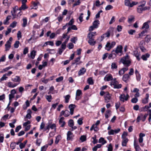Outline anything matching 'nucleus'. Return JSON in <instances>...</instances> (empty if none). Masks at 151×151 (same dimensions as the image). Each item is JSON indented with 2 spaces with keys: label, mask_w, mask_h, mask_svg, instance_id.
I'll list each match as a JSON object with an SVG mask.
<instances>
[{
  "label": "nucleus",
  "mask_w": 151,
  "mask_h": 151,
  "mask_svg": "<svg viewBox=\"0 0 151 151\" xmlns=\"http://www.w3.org/2000/svg\"><path fill=\"white\" fill-rule=\"evenodd\" d=\"M120 61L126 66L129 67L130 65L131 60L128 55H127L125 56L122 58Z\"/></svg>",
  "instance_id": "obj_1"
},
{
  "label": "nucleus",
  "mask_w": 151,
  "mask_h": 151,
  "mask_svg": "<svg viewBox=\"0 0 151 151\" xmlns=\"http://www.w3.org/2000/svg\"><path fill=\"white\" fill-rule=\"evenodd\" d=\"M110 85L114 86V88L119 89L121 88L122 85L121 84H119L118 82L116 81V78H114L113 79L111 82Z\"/></svg>",
  "instance_id": "obj_2"
},
{
  "label": "nucleus",
  "mask_w": 151,
  "mask_h": 151,
  "mask_svg": "<svg viewBox=\"0 0 151 151\" xmlns=\"http://www.w3.org/2000/svg\"><path fill=\"white\" fill-rule=\"evenodd\" d=\"M116 42L114 41H109L107 42L105 45V49L109 51L112 48L114 47L116 45Z\"/></svg>",
  "instance_id": "obj_3"
},
{
  "label": "nucleus",
  "mask_w": 151,
  "mask_h": 151,
  "mask_svg": "<svg viewBox=\"0 0 151 151\" xmlns=\"http://www.w3.org/2000/svg\"><path fill=\"white\" fill-rule=\"evenodd\" d=\"M131 0H125L124 4L125 6L129 7H132L133 6L137 5L138 4L137 2L132 1L131 2Z\"/></svg>",
  "instance_id": "obj_4"
},
{
  "label": "nucleus",
  "mask_w": 151,
  "mask_h": 151,
  "mask_svg": "<svg viewBox=\"0 0 151 151\" xmlns=\"http://www.w3.org/2000/svg\"><path fill=\"white\" fill-rule=\"evenodd\" d=\"M129 97V96L128 94H127V95H125L124 94L122 93L120 95L119 97V99L120 100L121 102H124L125 101H127Z\"/></svg>",
  "instance_id": "obj_5"
},
{
  "label": "nucleus",
  "mask_w": 151,
  "mask_h": 151,
  "mask_svg": "<svg viewBox=\"0 0 151 151\" xmlns=\"http://www.w3.org/2000/svg\"><path fill=\"white\" fill-rule=\"evenodd\" d=\"M67 140L68 141H73L74 139V135L71 131H68L67 134Z\"/></svg>",
  "instance_id": "obj_6"
},
{
  "label": "nucleus",
  "mask_w": 151,
  "mask_h": 151,
  "mask_svg": "<svg viewBox=\"0 0 151 151\" xmlns=\"http://www.w3.org/2000/svg\"><path fill=\"white\" fill-rule=\"evenodd\" d=\"M120 131V129L119 128H117L115 130L110 129L108 131V133L109 135H114V134H116L119 132Z\"/></svg>",
  "instance_id": "obj_7"
},
{
  "label": "nucleus",
  "mask_w": 151,
  "mask_h": 151,
  "mask_svg": "<svg viewBox=\"0 0 151 151\" xmlns=\"http://www.w3.org/2000/svg\"><path fill=\"white\" fill-rule=\"evenodd\" d=\"M151 22V21L149 20L147 22L144 23L141 28V29H145V30L148 29L150 27L149 24Z\"/></svg>",
  "instance_id": "obj_8"
},
{
  "label": "nucleus",
  "mask_w": 151,
  "mask_h": 151,
  "mask_svg": "<svg viewBox=\"0 0 151 151\" xmlns=\"http://www.w3.org/2000/svg\"><path fill=\"white\" fill-rule=\"evenodd\" d=\"M21 80L20 77L18 76H16L14 78H11L12 81L17 84H18V85L20 83Z\"/></svg>",
  "instance_id": "obj_9"
},
{
  "label": "nucleus",
  "mask_w": 151,
  "mask_h": 151,
  "mask_svg": "<svg viewBox=\"0 0 151 151\" xmlns=\"http://www.w3.org/2000/svg\"><path fill=\"white\" fill-rule=\"evenodd\" d=\"M111 95L108 92H106L105 95H104V99L105 102L108 103L111 100Z\"/></svg>",
  "instance_id": "obj_10"
},
{
  "label": "nucleus",
  "mask_w": 151,
  "mask_h": 151,
  "mask_svg": "<svg viewBox=\"0 0 151 151\" xmlns=\"http://www.w3.org/2000/svg\"><path fill=\"white\" fill-rule=\"evenodd\" d=\"M81 56H79L78 57L76 58L74 60V62L72 63V65L76 64V65H80L82 63V61H81Z\"/></svg>",
  "instance_id": "obj_11"
},
{
  "label": "nucleus",
  "mask_w": 151,
  "mask_h": 151,
  "mask_svg": "<svg viewBox=\"0 0 151 151\" xmlns=\"http://www.w3.org/2000/svg\"><path fill=\"white\" fill-rule=\"evenodd\" d=\"M122 48L123 47L122 45H118L116 47L115 50H114V52H115L117 54H121L122 52Z\"/></svg>",
  "instance_id": "obj_12"
},
{
  "label": "nucleus",
  "mask_w": 151,
  "mask_h": 151,
  "mask_svg": "<svg viewBox=\"0 0 151 151\" xmlns=\"http://www.w3.org/2000/svg\"><path fill=\"white\" fill-rule=\"evenodd\" d=\"M82 94V91L80 89L77 90L76 93V99L77 101L79 100L81 98L80 96Z\"/></svg>",
  "instance_id": "obj_13"
},
{
  "label": "nucleus",
  "mask_w": 151,
  "mask_h": 151,
  "mask_svg": "<svg viewBox=\"0 0 151 151\" xmlns=\"http://www.w3.org/2000/svg\"><path fill=\"white\" fill-rule=\"evenodd\" d=\"M18 9V7L17 6H16L14 8H13V11H11V13L12 16L14 18H16V13Z\"/></svg>",
  "instance_id": "obj_14"
},
{
  "label": "nucleus",
  "mask_w": 151,
  "mask_h": 151,
  "mask_svg": "<svg viewBox=\"0 0 151 151\" xmlns=\"http://www.w3.org/2000/svg\"><path fill=\"white\" fill-rule=\"evenodd\" d=\"M134 146L135 149V151H141V149L138 143L135 140H134Z\"/></svg>",
  "instance_id": "obj_15"
},
{
  "label": "nucleus",
  "mask_w": 151,
  "mask_h": 151,
  "mask_svg": "<svg viewBox=\"0 0 151 151\" xmlns=\"http://www.w3.org/2000/svg\"><path fill=\"white\" fill-rule=\"evenodd\" d=\"M18 86V84H17L14 82H12L9 81L7 83L8 86L10 88H13Z\"/></svg>",
  "instance_id": "obj_16"
},
{
  "label": "nucleus",
  "mask_w": 151,
  "mask_h": 151,
  "mask_svg": "<svg viewBox=\"0 0 151 151\" xmlns=\"http://www.w3.org/2000/svg\"><path fill=\"white\" fill-rule=\"evenodd\" d=\"M75 105L74 104H70L69 106V108L70 110V114L72 115L73 114L74 109L76 108Z\"/></svg>",
  "instance_id": "obj_17"
},
{
  "label": "nucleus",
  "mask_w": 151,
  "mask_h": 151,
  "mask_svg": "<svg viewBox=\"0 0 151 151\" xmlns=\"http://www.w3.org/2000/svg\"><path fill=\"white\" fill-rule=\"evenodd\" d=\"M104 79L105 81H111L113 79L112 75L110 74H109L105 76Z\"/></svg>",
  "instance_id": "obj_18"
},
{
  "label": "nucleus",
  "mask_w": 151,
  "mask_h": 151,
  "mask_svg": "<svg viewBox=\"0 0 151 151\" xmlns=\"http://www.w3.org/2000/svg\"><path fill=\"white\" fill-rule=\"evenodd\" d=\"M11 42L7 41L5 45V50L6 51H9L11 48Z\"/></svg>",
  "instance_id": "obj_19"
},
{
  "label": "nucleus",
  "mask_w": 151,
  "mask_h": 151,
  "mask_svg": "<svg viewBox=\"0 0 151 151\" xmlns=\"http://www.w3.org/2000/svg\"><path fill=\"white\" fill-rule=\"evenodd\" d=\"M64 118L63 117H62L60 118L59 120V123L61 127H63L65 124V122L64 121Z\"/></svg>",
  "instance_id": "obj_20"
},
{
  "label": "nucleus",
  "mask_w": 151,
  "mask_h": 151,
  "mask_svg": "<svg viewBox=\"0 0 151 151\" xmlns=\"http://www.w3.org/2000/svg\"><path fill=\"white\" fill-rule=\"evenodd\" d=\"M149 94L147 93L145 95V97L142 100V102L143 103L146 104L148 102Z\"/></svg>",
  "instance_id": "obj_21"
},
{
  "label": "nucleus",
  "mask_w": 151,
  "mask_h": 151,
  "mask_svg": "<svg viewBox=\"0 0 151 151\" xmlns=\"http://www.w3.org/2000/svg\"><path fill=\"white\" fill-rule=\"evenodd\" d=\"M86 69L84 68H81L78 72V76L83 75L86 73Z\"/></svg>",
  "instance_id": "obj_22"
},
{
  "label": "nucleus",
  "mask_w": 151,
  "mask_h": 151,
  "mask_svg": "<svg viewBox=\"0 0 151 151\" xmlns=\"http://www.w3.org/2000/svg\"><path fill=\"white\" fill-rule=\"evenodd\" d=\"M129 78V76L128 74H125L122 77V80L124 81L127 82Z\"/></svg>",
  "instance_id": "obj_23"
},
{
  "label": "nucleus",
  "mask_w": 151,
  "mask_h": 151,
  "mask_svg": "<svg viewBox=\"0 0 151 151\" xmlns=\"http://www.w3.org/2000/svg\"><path fill=\"white\" fill-rule=\"evenodd\" d=\"M150 54L148 53H147L144 55H142L141 56V58L144 61H146L147 58L150 57Z\"/></svg>",
  "instance_id": "obj_24"
},
{
  "label": "nucleus",
  "mask_w": 151,
  "mask_h": 151,
  "mask_svg": "<svg viewBox=\"0 0 151 151\" xmlns=\"http://www.w3.org/2000/svg\"><path fill=\"white\" fill-rule=\"evenodd\" d=\"M96 35V32H91L88 34V37L89 38H94V37Z\"/></svg>",
  "instance_id": "obj_25"
},
{
  "label": "nucleus",
  "mask_w": 151,
  "mask_h": 151,
  "mask_svg": "<svg viewBox=\"0 0 151 151\" xmlns=\"http://www.w3.org/2000/svg\"><path fill=\"white\" fill-rule=\"evenodd\" d=\"M134 55L136 57L137 59L139 61L140 60V54L139 52H138L137 51H134Z\"/></svg>",
  "instance_id": "obj_26"
},
{
  "label": "nucleus",
  "mask_w": 151,
  "mask_h": 151,
  "mask_svg": "<svg viewBox=\"0 0 151 151\" xmlns=\"http://www.w3.org/2000/svg\"><path fill=\"white\" fill-rule=\"evenodd\" d=\"M89 40L88 41V43L91 46H93L95 45L96 42L94 40L93 38H89Z\"/></svg>",
  "instance_id": "obj_27"
},
{
  "label": "nucleus",
  "mask_w": 151,
  "mask_h": 151,
  "mask_svg": "<svg viewBox=\"0 0 151 151\" xmlns=\"http://www.w3.org/2000/svg\"><path fill=\"white\" fill-rule=\"evenodd\" d=\"M11 16H8L6 17V19L4 20L3 23L5 25H8L9 23V20L11 19Z\"/></svg>",
  "instance_id": "obj_28"
},
{
  "label": "nucleus",
  "mask_w": 151,
  "mask_h": 151,
  "mask_svg": "<svg viewBox=\"0 0 151 151\" xmlns=\"http://www.w3.org/2000/svg\"><path fill=\"white\" fill-rule=\"evenodd\" d=\"M78 29L76 26L75 25H72L70 27H68L67 29V33H68L69 32L71 29L74 30H77Z\"/></svg>",
  "instance_id": "obj_29"
},
{
  "label": "nucleus",
  "mask_w": 151,
  "mask_h": 151,
  "mask_svg": "<svg viewBox=\"0 0 151 151\" xmlns=\"http://www.w3.org/2000/svg\"><path fill=\"white\" fill-rule=\"evenodd\" d=\"M114 51V50H113L111 52V53L108 56V58L109 59H113L116 56V55L113 53Z\"/></svg>",
  "instance_id": "obj_30"
},
{
  "label": "nucleus",
  "mask_w": 151,
  "mask_h": 151,
  "mask_svg": "<svg viewBox=\"0 0 151 151\" xmlns=\"http://www.w3.org/2000/svg\"><path fill=\"white\" fill-rule=\"evenodd\" d=\"M145 134L142 133H140L139 134V141L140 143H141L143 141V137L145 136Z\"/></svg>",
  "instance_id": "obj_31"
},
{
  "label": "nucleus",
  "mask_w": 151,
  "mask_h": 151,
  "mask_svg": "<svg viewBox=\"0 0 151 151\" xmlns=\"http://www.w3.org/2000/svg\"><path fill=\"white\" fill-rule=\"evenodd\" d=\"M100 24V22L98 20H96L93 23V27L96 28L98 27L99 25Z\"/></svg>",
  "instance_id": "obj_32"
},
{
  "label": "nucleus",
  "mask_w": 151,
  "mask_h": 151,
  "mask_svg": "<svg viewBox=\"0 0 151 151\" xmlns=\"http://www.w3.org/2000/svg\"><path fill=\"white\" fill-rule=\"evenodd\" d=\"M28 7L26 5V4H22L21 6L19 8V10L21 11L22 10H25L28 9Z\"/></svg>",
  "instance_id": "obj_33"
},
{
  "label": "nucleus",
  "mask_w": 151,
  "mask_h": 151,
  "mask_svg": "<svg viewBox=\"0 0 151 151\" xmlns=\"http://www.w3.org/2000/svg\"><path fill=\"white\" fill-rule=\"evenodd\" d=\"M143 7L140 5L138 6L137 9V12L139 13H142L143 10Z\"/></svg>",
  "instance_id": "obj_34"
},
{
  "label": "nucleus",
  "mask_w": 151,
  "mask_h": 151,
  "mask_svg": "<svg viewBox=\"0 0 151 151\" xmlns=\"http://www.w3.org/2000/svg\"><path fill=\"white\" fill-rule=\"evenodd\" d=\"M122 139V146L123 147L126 146L128 141V139Z\"/></svg>",
  "instance_id": "obj_35"
},
{
  "label": "nucleus",
  "mask_w": 151,
  "mask_h": 151,
  "mask_svg": "<svg viewBox=\"0 0 151 151\" xmlns=\"http://www.w3.org/2000/svg\"><path fill=\"white\" fill-rule=\"evenodd\" d=\"M99 129L97 127V126H96V125H94V124L92 125L90 129V130L91 131L93 130H94V131L96 132L98 131Z\"/></svg>",
  "instance_id": "obj_36"
},
{
  "label": "nucleus",
  "mask_w": 151,
  "mask_h": 151,
  "mask_svg": "<svg viewBox=\"0 0 151 151\" xmlns=\"http://www.w3.org/2000/svg\"><path fill=\"white\" fill-rule=\"evenodd\" d=\"M99 143H101L102 145H103L105 144L106 143V141L104 138L103 137H101L99 139Z\"/></svg>",
  "instance_id": "obj_37"
},
{
  "label": "nucleus",
  "mask_w": 151,
  "mask_h": 151,
  "mask_svg": "<svg viewBox=\"0 0 151 151\" xmlns=\"http://www.w3.org/2000/svg\"><path fill=\"white\" fill-rule=\"evenodd\" d=\"M111 111L110 110H107L105 114V116L106 118L107 119L111 115Z\"/></svg>",
  "instance_id": "obj_38"
},
{
  "label": "nucleus",
  "mask_w": 151,
  "mask_h": 151,
  "mask_svg": "<svg viewBox=\"0 0 151 151\" xmlns=\"http://www.w3.org/2000/svg\"><path fill=\"white\" fill-rule=\"evenodd\" d=\"M49 126L50 127L51 129H54L55 131L56 130V125L55 124H51V123H49Z\"/></svg>",
  "instance_id": "obj_39"
},
{
  "label": "nucleus",
  "mask_w": 151,
  "mask_h": 151,
  "mask_svg": "<svg viewBox=\"0 0 151 151\" xmlns=\"http://www.w3.org/2000/svg\"><path fill=\"white\" fill-rule=\"evenodd\" d=\"M23 23L22 24V26L23 27H25L27 24V19L26 18H24L23 19Z\"/></svg>",
  "instance_id": "obj_40"
},
{
  "label": "nucleus",
  "mask_w": 151,
  "mask_h": 151,
  "mask_svg": "<svg viewBox=\"0 0 151 151\" xmlns=\"http://www.w3.org/2000/svg\"><path fill=\"white\" fill-rule=\"evenodd\" d=\"M70 97V96L69 95H68L64 96L65 99V103H68L69 102Z\"/></svg>",
  "instance_id": "obj_41"
},
{
  "label": "nucleus",
  "mask_w": 151,
  "mask_h": 151,
  "mask_svg": "<svg viewBox=\"0 0 151 151\" xmlns=\"http://www.w3.org/2000/svg\"><path fill=\"white\" fill-rule=\"evenodd\" d=\"M68 125L70 127L73 126L74 123L73 120L72 119H70L68 122Z\"/></svg>",
  "instance_id": "obj_42"
},
{
  "label": "nucleus",
  "mask_w": 151,
  "mask_h": 151,
  "mask_svg": "<svg viewBox=\"0 0 151 151\" xmlns=\"http://www.w3.org/2000/svg\"><path fill=\"white\" fill-rule=\"evenodd\" d=\"M61 137L60 135H58L56 137V139L55 143L56 144H57L59 142V141L61 139Z\"/></svg>",
  "instance_id": "obj_43"
},
{
  "label": "nucleus",
  "mask_w": 151,
  "mask_h": 151,
  "mask_svg": "<svg viewBox=\"0 0 151 151\" xmlns=\"http://www.w3.org/2000/svg\"><path fill=\"white\" fill-rule=\"evenodd\" d=\"M134 17L133 15H130L129 16L128 22L130 23H131L132 21L134 20Z\"/></svg>",
  "instance_id": "obj_44"
},
{
  "label": "nucleus",
  "mask_w": 151,
  "mask_h": 151,
  "mask_svg": "<svg viewBox=\"0 0 151 151\" xmlns=\"http://www.w3.org/2000/svg\"><path fill=\"white\" fill-rule=\"evenodd\" d=\"M36 51L35 50H32L30 53V57L32 59H34L36 55Z\"/></svg>",
  "instance_id": "obj_45"
},
{
  "label": "nucleus",
  "mask_w": 151,
  "mask_h": 151,
  "mask_svg": "<svg viewBox=\"0 0 151 151\" xmlns=\"http://www.w3.org/2000/svg\"><path fill=\"white\" fill-rule=\"evenodd\" d=\"M12 68V66H9L8 67H7L6 68H4L2 71H1V73H4L6 71H7L8 70H9V69Z\"/></svg>",
  "instance_id": "obj_46"
},
{
  "label": "nucleus",
  "mask_w": 151,
  "mask_h": 151,
  "mask_svg": "<svg viewBox=\"0 0 151 151\" xmlns=\"http://www.w3.org/2000/svg\"><path fill=\"white\" fill-rule=\"evenodd\" d=\"M45 98L47 100L48 102H50L52 99V96L51 95H46Z\"/></svg>",
  "instance_id": "obj_47"
},
{
  "label": "nucleus",
  "mask_w": 151,
  "mask_h": 151,
  "mask_svg": "<svg viewBox=\"0 0 151 151\" xmlns=\"http://www.w3.org/2000/svg\"><path fill=\"white\" fill-rule=\"evenodd\" d=\"M87 81L88 83L90 85H93V79L91 77L88 78Z\"/></svg>",
  "instance_id": "obj_48"
},
{
  "label": "nucleus",
  "mask_w": 151,
  "mask_h": 151,
  "mask_svg": "<svg viewBox=\"0 0 151 151\" xmlns=\"http://www.w3.org/2000/svg\"><path fill=\"white\" fill-rule=\"evenodd\" d=\"M80 139L82 142H84L86 139V137L84 135H82L80 137Z\"/></svg>",
  "instance_id": "obj_49"
},
{
  "label": "nucleus",
  "mask_w": 151,
  "mask_h": 151,
  "mask_svg": "<svg viewBox=\"0 0 151 151\" xmlns=\"http://www.w3.org/2000/svg\"><path fill=\"white\" fill-rule=\"evenodd\" d=\"M117 66L116 64L115 63H113L111 65V69H116Z\"/></svg>",
  "instance_id": "obj_50"
},
{
  "label": "nucleus",
  "mask_w": 151,
  "mask_h": 151,
  "mask_svg": "<svg viewBox=\"0 0 151 151\" xmlns=\"http://www.w3.org/2000/svg\"><path fill=\"white\" fill-rule=\"evenodd\" d=\"M3 4L5 6H9V5L8 0H3Z\"/></svg>",
  "instance_id": "obj_51"
},
{
  "label": "nucleus",
  "mask_w": 151,
  "mask_h": 151,
  "mask_svg": "<svg viewBox=\"0 0 151 151\" xmlns=\"http://www.w3.org/2000/svg\"><path fill=\"white\" fill-rule=\"evenodd\" d=\"M127 133L126 132H124L122 136V139H128L127 137Z\"/></svg>",
  "instance_id": "obj_52"
},
{
  "label": "nucleus",
  "mask_w": 151,
  "mask_h": 151,
  "mask_svg": "<svg viewBox=\"0 0 151 151\" xmlns=\"http://www.w3.org/2000/svg\"><path fill=\"white\" fill-rule=\"evenodd\" d=\"M48 146V145L46 144L41 148V151H45Z\"/></svg>",
  "instance_id": "obj_53"
},
{
  "label": "nucleus",
  "mask_w": 151,
  "mask_h": 151,
  "mask_svg": "<svg viewBox=\"0 0 151 151\" xmlns=\"http://www.w3.org/2000/svg\"><path fill=\"white\" fill-rule=\"evenodd\" d=\"M38 4H39V2L36 3L35 2H33L32 5L33 6V7L32 8V9H37V6Z\"/></svg>",
  "instance_id": "obj_54"
},
{
  "label": "nucleus",
  "mask_w": 151,
  "mask_h": 151,
  "mask_svg": "<svg viewBox=\"0 0 151 151\" xmlns=\"http://www.w3.org/2000/svg\"><path fill=\"white\" fill-rule=\"evenodd\" d=\"M16 146V142H12L10 144V147L12 149H14Z\"/></svg>",
  "instance_id": "obj_55"
},
{
  "label": "nucleus",
  "mask_w": 151,
  "mask_h": 151,
  "mask_svg": "<svg viewBox=\"0 0 151 151\" xmlns=\"http://www.w3.org/2000/svg\"><path fill=\"white\" fill-rule=\"evenodd\" d=\"M17 22L16 21H14L13 22L10 24V26L12 28H14L17 26Z\"/></svg>",
  "instance_id": "obj_56"
},
{
  "label": "nucleus",
  "mask_w": 151,
  "mask_h": 151,
  "mask_svg": "<svg viewBox=\"0 0 151 151\" xmlns=\"http://www.w3.org/2000/svg\"><path fill=\"white\" fill-rule=\"evenodd\" d=\"M83 118H79L77 121V123L79 125H82L83 123Z\"/></svg>",
  "instance_id": "obj_57"
},
{
  "label": "nucleus",
  "mask_w": 151,
  "mask_h": 151,
  "mask_svg": "<svg viewBox=\"0 0 151 151\" xmlns=\"http://www.w3.org/2000/svg\"><path fill=\"white\" fill-rule=\"evenodd\" d=\"M24 88L22 86H20L19 88V91L21 94H22L23 92L24 91Z\"/></svg>",
  "instance_id": "obj_58"
},
{
  "label": "nucleus",
  "mask_w": 151,
  "mask_h": 151,
  "mask_svg": "<svg viewBox=\"0 0 151 151\" xmlns=\"http://www.w3.org/2000/svg\"><path fill=\"white\" fill-rule=\"evenodd\" d=\"M19 42L18 41H17L15 42V43L14 44V48H17L19 47Z\"/></svg>",
  "instance_id": "obj_59"
},
{
  "label": "nucleus",
  "mask_w": 151,
  "mask_h": 151,
  "mask_svg": "<svg viewBox=\"0 0 151 151\" xmlns=\"http://www.w3.org/2000/svg\"><path fill=\"white\" fill-rule=\"evenodd\" d=\"M151 39L150 36L149 35H147L145 38V41L147 42H149Z\"/></svg>",
  "instance_id": "obj_60"
},
{
  "label": "nucleus",
  "mask_w": 151,
  "mask_h": 151,
  "mask_svg": "<svg viewBox=\"0 0 151 151\" xmlns=\"http://www.w3.org/2000/svg\"><path fill=\"white\" fill-rule=\"evenodd\" d=\"M138 101L137 98L134 97L132 98L131 99V102L133 103H136Z\"/></svg>",
  "instance_id": "obj_61"
},
{
  "label": "nucleus",
  "mask_w": 151,
  "mask_h": 151,
  "mask_svg": "<svg viewBox=\"0 0 151 151\" xmlns=\"http://www.w3.org/2000/svg\"><path fill=\"white\" fill-rule=\"evenodd\" d=\"M63 18V15H60L58 17L57 19L59 22H60L62 21Z\"/></svg>",
  "instance_id": "obj_62"
},
{
  "label": "nucleus",
  "mask_w": 151,
  "mask_h": 151,
  "mask_svg": "<svg viewBox=\"0 0 151 151\" xmlns=\"http://www.w3.org/2000/svg\"><path fill=\"white\" fill-rule=\"evenodd\" d=\"M149 108L150 107H149L147 105L145 106L142 108V111H147Z\"/></svg>",
  "instance_id": "obj_63"
},
{
  "label": "nucleus",
  "mask_w": 151,
  "mask_h": 151,
  "mask_svg": "<svg viewBox=\"0 0 151 151\" xmlns=\"http://www.w3.org/2000/svg\"><path fill=\"white\" fill-rule=\"evenodd\" d=\"M113 8V6L111 5H107L105 8L106 10H109Z\"/></svg>",
  "instance_id": "obj_64"
}]
</instances>
